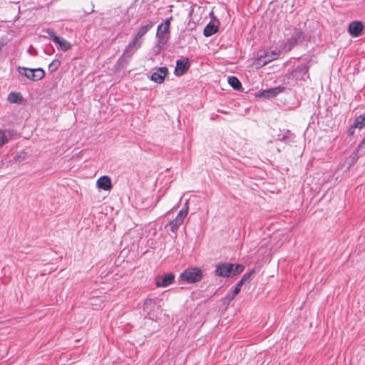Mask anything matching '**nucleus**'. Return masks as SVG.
I'll use <instances>...</instances> for the list:
<instances>
[{
  "label": "nucleus",
  "mask_w": 365,
  "mask_h": 365,
  "mask_svg": "<svg viewBox=\"0 0 365 365\" xmlns=\"http://www.w3.org/2000/svg\"><path fill=\"white\" fill-rule=\"evenodd\" d=\"M162 299L158 297L146 299L143 306V314L149 319L154 320L161 312Z\"/></svg>",
  "instance_id": "f257e3e1"
},
{
  "label": "nucleus",
  "mask_w": 365,
  "mask_h": 365,
  "mask_svg": "<svg viewBox=\"0 0 365 365\" xmlns=\"http://www.w3.org/2000/svg\"><path fill=\"white\" fill-rule=\"evenodd\" d=\"M19 73L30 81H38L45 76V71L41 68H29L26 67L19 66L17 68Z\"/></svg>",
  "instance_id": "f03ea898"
},
{
  "label": "nucleus",
  "mask_w": 365,
  "mask_h": 365,
  "mask_svg": "<svg viewBox=\"0 0 365 365\" xmlns=\"http://www.w3.org/2000/svg\"><path fill=\"white\" fill-rule=\"evenodd\" d=\"M180 278L187 283L192 284L198 282L202 279V273L200 268L191 267L182 272Z\"/></svg>",
  "instance_id": "7ed1b4c3"
},
{
  "label": "nucleus",
  "mask_w": 365,
  "mask_h": 365,
  "mask_svg": "<svg viewBox=\"0 0 365 365\" xmlns=\"http://www.w3.org/2000/svg\"><path fill=\"white\" fill-rule=\"evenodd\" d=\"M143 43L135 39L132 37V40L126 46L123 51L122 56L119 61H126L128 58H130L131 56L140 48Z\"/></svg>",
  "instance_id": "20e7f679"
},
{
  "label": "nucleus",
  "mask_w": 365,
  "mask_h": 365,
  "mask_svg": "<svg viewBox=\"0 0 365 365\" xmlns=\"http://www.w3.org/2000/svg\"><path fill=\"white\" fill-rule=\"evenodd\" d=\"M155 22L147 19L140 22L138 31L133 36V38L143 43L142 38L154 26Z\"/></svg>",
  "instance_id": "39448f33"
},
{
  "label": "nucleus",
  "mask_w": 365,
  "mask_h": 365,
  "mask_svg": "<svg viewBox=\"0 0 365 365\" xmlns=\"http://www.w3.org/2000/svg\"><path fill=\"white\" fill-rule=\"evenodd\" d=\"M308 66L304 64H300L297 66L290 73V76L292 78H294L296 81H305L308 76Z\"/></svg>",
  "instance_id": "423d86ee"
},
{
  "label": "nucleus",
  "mask_w": 365,
  "mask_h": 365,
  "mask_svg": "<svg viewBox=\"0 0 365 365\" xmlns=\"http://www.w3.org/2000/svg\"><path fill=\"white\" fill-rule=\"evenodd\" d=\"M234 264L231 263H221L216 266L215 273L218 277H229L231 276Z\"/></svg>",
  "instance_id": "0eeeda50"
},
{
  "label": "nucleus",
  "mask_w": 365,
  "mask_h": 365,
  "mask_svg": "<svg viewBox=\"0 0 365 365\" xmlns=\"http://www.w3.org/2000/svg\"><path fill=\"white\" fill-rule=\"evenodd\" d=\"M190 68L187 58L178 59L176 61V65L174 73L176 76H181L185 74Z\"/></svg>",
  "instance_id": "6e6552de"
},
{
  "label": "nucleus",
  "mask_w": 365,
  "mask_h": 365,
  "mask_svg": "<svg viewBox=\"0 0 365 365\" xmlns=\"http://www.w3.org/2000/svg\"><path fill=\"white\" fill-rule=\"evenodd\" d=\"M168 74V70L166 67L163 66L158 68L155 71H154L150 78L151 81L156 83H162L166 76Z\"/></svg>",
  "instance_id": "1a4fd4ad"
},
{
  "label": "nucleus",
  "mask_w": 365,
  "mask_h": 365,
  "mask_svg": "<svg viewBox=\"0 0 365 365\" xmlns=\"http://www.w3.org/2000/svg\"><path fill=\"white\" fill-rule=\"evenodd\" d=\"M156 36L158 43L165 44L169 38V29H167L166 26L159 25L157 29Z\"/></svg>",
  "instance_id": "9d476101"
},
{
  "label": "nucleus",
  "mask_w": 365,
  "mask_h": 365,
  "mask_svg": "<svg viewBox=\"0 0 365 365\" xmlns=\"http://www.w3.org/2000/svg\"><path fill=\"white\" fill-rule=\"evenodd\" d=\"M364 26L361 21H355L349 24L348 31L352 37H358L361 35Z\"/></svg>",
  "instance_id": "9b49d317"
},
{
  "label": "nucleus",
  "mask_w": 365,
  "mask_h": 365,
  "mask_svg": "<svg viewBox=\"0 0 365 365\" xmlns=\"http://www.w3.org/2000/svg\"><path fill=\"white\" fill-rule=\"evenodd\" d=\"M175 275L173 273H168L162 278H158L155 281V285L158 287H166L172 284L174 282Z\"/></svg>",
  "instance_id": "f8f14e48"
},
{
  "label": "nucleus",
  "mask_w": 365,
  "mask_h": 365,
  "mask_svg": "<svg viewBox=\"0 0 365 365\" xmlns=\"http://www.w3.org/2000/svg\"><path fill=\"white\" fill-rule=\"evenodd\" d=\"M97 187L105 191H108L112 187L110 178L107 175L100 177L96 182Z\"/></svg>",
  "instance_id": "ddd939ff"
},
{
  "label": "nucleus",
  "mask_w": 365,
  "mask_h": 365,
  "mask_svg": "<svg viewBox=\"0 0 365 365\" xmlns=\"http://www.w3.org/2000/svg\"><path fill=\"white\" fill-rule=\"evenodd\" d=\"M284 91V88L277 86L275 88H269L267 90L262 91L259 96L265 98H274Z\"/></svg>",
  "instance_id": "4468645a"
},
{
  "label": "nucleus",
  "mask_w": 365,
  "mask_h": 365,
  "mask_svg": "<svg viewBox=\"0 0 365 365\" xmlns=\"http://www.w3.org/2000/svg\"><path fill=\"white\" fill-rule=\"evenodd\" d=\"M53 42L58 46L59 49L63 51H66L71 48L70 42L60 36L56 37Z\"/></svg>",
  "instance_id": "2eb2a0df"
},
{
  "label": "nucleus",
  "mask_w": 365,
  "mask_h": 365,
  "mask_svg": "<svg viewBox=\"0 0 365 365\" xmlns=\"http://www.w3.org/2000/svg\"><path fill=\"white\" fill-rule=\"evenodd\" d=\"M218 31V26L210 22L204 28L203 34L206 37L211 36Z\"/></svg>",
  "instance_id": "dca6fc26"
},
{
  "label": "nucleus",
  "mask_w": 365,
  "mask_h": 365,
  "mask_svg": "<svg viewBox=\"0 0 365 365\" xmlns=\"http://www.w3.org/2000/svg\"><path fill=\"white\" fill-rule=\"evenodd\" d=\"M294 135L289 130H286L284 133L279 134L277 140L285 143H288L294 140Z\"/></svg>",
  "instance_id": "f3484780"
},
{
  "label": "nucleus",
  "mask_w": 365,
  "mask_h": 365,
  "mask_svg": "<svg viewBox=\"0 0 365 365\" xmlns=\"http://www.w3.org/2000/svg\"><path fill=\"white\" fill-rule=\"evenodd\" d=\"M7 99L11 103H20L23 97L20 93L11 92L8 95Z\"/></svg>",
  "instance_id": "a211bd4d"
},
{
  "label": "nucleus",
  "mask_w": 365,
  "mask_h": 365,
  "mask_svg": "<svg viewBox=\"0 0 365 365\" xmlns=\"http://www.w3.org/2000/svg\"><path fill=\"white\" fill-rule=\"evenodd\" d=\"M11 137V132L10 130H0V148L7 143Z\"/></svg>",
  "instance_id": "6ab92c4d"
},
{
  "label": "nucleus",
  "mask_w": 365,
  "mask_h": 365,
  "mask_svg": "<svg viewBox=\"0 0 365 365\" xmlns=\"http://www.w3.org/2000/svg\"><path fill=\"white\" fill-rule=\"evenodd\" d=\"M301 34H302L299 30H294L292 36L288 39V42L289 43V48H291L292 46H294L297 43V42L301 37Z\"/></svg>",
  "instance_id": "aec40b11"
},
{
  "label": "nucleus",
  "mask_w": 365,
  "mask_h": 365,
  "mask_svg": "<svg viewBox=\"0 0 365 365\" xmlns=\"http://www.w3.org/2000/svg\"><path fill=\"white\" fill-rule=\"evenodd\" d=\"M188 210H189V203H188V200H186L184 207L181 210H180V212L178 213L175 218L179 219V220H182V222H184L185 218L187 215Z\"/></svg>",
  "instance_id": "412c9836"
},
{
  "label": "nucleus",
  "mask_w": 365,
  "mask_h": 365,
  "mask_svg": "<svg viewBox=\"0 0 365 365\" xmlns=\"http://www.w3.org/2000/svg\"><path fill=\"white\" fill-rule=\"evenodd\" d=\"M228 83L235 90H240L242 88L240 81L235 76L229 77Z\"/></svg>",
  "instance_id": "4be33fe9"
},
{
  "label": "nucleus",
  "mask_w": 365,
  "mask_h": 365,
  "mask_svg": "<svg viewBox=\"0 0 365 365\" xmlns=\"http://www.w3.org/2000/svg\"><path fill=\"white\" fill-rule=\"evenodd\" d=\"M183 223V222L179 219L175 218L174 220L170 221L168 222V225L170 226V230L173 232H176L179 228V227Z\"/></svg>",
  "instance_id": "5701e85b"
},
{
  "label": "nucleus",
  "mask_w": 365,
  "mask_h": 365,
  "mask_svg": "<svg viewBox=\"0 0 365 365\" xmlns=\"http://www.w3.org/2000/svg\"><path fill=\"white\" fill-rule=\"evenodd\" d=\"M364 126H365V115L363 113L355 118L353 128H362Z\"/></svg>",
  "instance_id": "b1692460"
},
{
  "label": "nucleus",
  "mask_w": 365,
  "mask_h": 365,
  "mask_svg": "<svg viewBox=\"0 0 365 365\" xmlns=\"http://www.w3.org/2000/svg\"><path fill=\"white\" fill-rule=\"evenodd\" d=\"M243 283H242V281H239L235 287H234L233 290H232V293L230 296H227V297L229 298L230 300H232L235 297L236 295L240 292V289H241V287L242 286Z\"/></svg>",
  "instance_id": "393cba45"
},
{
  "label": "nucleus",
  "mask_w": 365,
  "mask_h": 365,
  "mask_svg": "<svg viewBox=\"0 0 365 365\" xmlns=\"http://www.w3.org/2000/svg\"><path fill=\"white\" fill-rule=\"evenodd\" d=\"M244 269V266L240 264H236L235 265V268L233 267V270L232 273H233V275H237L240 274Z\"/></svg>",
  "instance_id": "a878e982"
},
{
  "label": "nucleus",
  "mask_w": 365,
  "mask_h": 365,
  "mask_svg": "<svg viewBox=\"0 0 365 365\" xmlns=\"http://www.w3.org/2000/svg\"><path fill=\"white\" fill-rule=\"evenodd\" d=\"M61 65V62L58 60H53L49 65L48 68L52 71L56 70L59 66Z\"/></svg>",
  "instance_id": "bb28decb"
},
{
  "label": "nucleus",
  "mask_w": 365,
  "mask_h": 365,
  "mask_svg": "<svg viewBox=\"0 0 365 365\" xmlns=\"http://www.w3.org/2000/svg\"><path fill=\"white\" fill-rule=\"evenodd\" d=\"M46 33L49 36V37L54 41V38L56 37H58L56 35L54 31L52 29H47Z\"/></svg>",
  "instance_id": "cd10ccee"
},
{
  "label": "nucleus",
  "mask_w": 365,
  "mask_h": 365,
  "mask_svg": "<svg viewBox=\"0 0 365 365\" xmlns=\"http://www.w3.org/2000/svg\"><path fill=\"white\" fill-rule=\"evenodd\" d=\"M254 272V270H252L246 274H245L242 277V278L240 280V281H242V283L244 284L245 282H246L247 280H248L251 275L253 274Z\"/></svg>",
  "instance_id": "c85d7f7f"
},
{
  "label": "nucleus",
  "mask_w": 365,
  "mask_h": 365,
  "mask_svg": "<svg viewBox=\"0 0 365 365\" xmlns=\"http://www.w3.org/2000/svg\"><path fill=\"white\" fill-rule=\"evenodd\" d=\"M172 19H173V17L171 16V17H170V18L167 19L164 21V23L160 24V25L166 26L167 29H170V21H172Z\"/></svg>",
  "instance_id": "c756f323"
},
{
  "label": "nucleus",
  "mask_w": 365,
  "mask_h": 365,
  "mask_svg": "<svg viewBox=\"0 0 365 365\" xmlns=\"http://www.w3.org/2000/svg\"><path fill=\"white\" fill-rule=\"evenodd\" d=\"M258 63L260 64L261 66H264L267 63V61H262L261 59H259Z\"/></svg>",
  "instance_id": "7c9ffc66"
},
{
  "label": "nucleus",
  "mask_w": 365,
  "mask_h": 365,
  "mask_svg": "<svg viewBox=\"0 0 365 365\" xmlns=\"http://www.w3.org/2000/svg\"><path fill=\"white\" fill-rule=\"evenodd\" d=\"M352 128H354L352 127L349 130V135H352L354 133V130H352Z\"/></svg>",
  "instance_id": "2f4dec72"
},
{
  "label": "nucleus",
  "mask_w": 365,
  "mask_h": 365,
  "mask_svg": "<svg viewBox=\"0 0 365 365\" xmlns=\"http://www.w3.org/2000/svg\"><path fill=\"white\" fill-rule=\"evenodd\" d=\"M219 112L222 113H227L226 111H222V110H219Z\"/></svg>",
  "instance_id": "473e14b6"
},
{
  "label": "nucleus",
  "mask_w": 365,
  "mask_h": 365,
  "mask_svg": "<svg viewBox=\"0 0 365 365\" xmlns=\"http://www.w3.org/2000/svg\"><path fill=\"white\" fill-rule=\"evenodd\" d=\"M215 118V116H212V117H211V119H212V120H214Z\"/></svg>",
  "instance_id": "72a5a7b5"
},
{
  "label": "nucleus",
  "mask_w": 365,
  "mask_h": 365,
  "mask_svg": "<svg viewBox=\"0 0 365 365\" xmlns=\"http://www.w3.org/2000/svg\"><path fill=\"white\" fill-rule=\"evenodd\" d=\"M364 115H365V112L364 113Z\"/></svg>",
  "instance_id": "f704fd0d"
}]
</instances>
